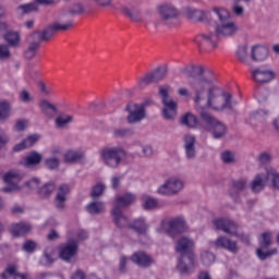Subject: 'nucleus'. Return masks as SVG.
<instances>
[{
	"mask_svg": "<svg viewBox=\"0 0 279 279\" xmlns=\"http://www.w3.org/2000/svg\"><path fill=\"white\" fill-rule=\"evenodd\" d=\"M131 260L138 267H143V269H149V267H151V265L156 264V259H154V257H151L149 254H147L143 251L135 252L131 256Z\"/></svg>",
	"mask_w": 279,
	"mask_h": 279,
	"instance_id": "obj_15",
	"label": "nucleus"
},
{
	"mask_svg": "<svg viewBox=\"0 0 279 279\" xmlns=\"http://www.w3.org/2000/svg\"><path fill=\"white\" fill-rule=\"evenodd\" d=\"M181 125H185L186 128H196L197 126V117L191 112H186L181 117Z\"/></svg>",
	"mask_w": 279,
	"mask_h": 279,
	"instance_id": "obj_34",
	"label": "nucleus"
},
{
	"mask_svg": "<svg viewBox=\"0 0 279 279\" xmlns=\"http://www.w3.org/2000/svg\"><path fill=\"white\" fill-rule=\"evenodd\" d=\"M167 66H159L153 71H150V74L153 75V80L155 81V84H158V82H162L165 77H167Z\"/></svg>",
	"mask_w": 279,
	"mask_h": 279,
	"instance_id": "obj_40",
	"label": "nucleus"
},
{
	"mask_svg": "<svg viewBox=\"0 0 279 279\" xmlns=\"http://www.w3.org/2000/svg\"><path fill=\"white\" fill-rule=\"evenodd\" d=\"M12 53L8 45H0V60H10Z\"/></svg>",
	"mask_w": 279,
	"mask_h": 279,
	"instance_id": "obj_52",
	"label": "nucleus"
},
{
	"mask_svg": "<svg viewBox=\"0 0 279 279\" xmlns=\"http://www.w3.org/2000/svg\"><path fill=\"white\" fill-rule=\"evenodd\" d=\"M192 21H198L199 23L206 21V13L196 9L194 11V17L192 19Z\"/></svg>",
	"mask_w": 279,
	"mask_h": 279,
	"instance_id": "obj_60",
	"label": "nucleus"
},
{
	"mask_svg": "<svg viewBox=\"0 0 279 279\" xmlns=\"http://www.w3.org/2000/svg\"><path fill=\"white\" fill-rule=\"evenodd\" d=\"M27 47L24 50L25 60H34L36 58V53H38V49H40V44L38 43V37H33L28 35L26 37Z\"/></svg>",
	"mask_w": 279,
	"mask_h": 279,
	"instance_id": "obj_19",
	"label": "nucleus"
},
{
	"mask_svg": "<svg viewBox=\"0 0 279 279\" xmlns=\"http://www.w3.org/2000/svg\"><path fill=\"white\" fill-rule=\"evenodd\" d=\"M58 258V247L51 245L46 246L39 259V265H43V267H51V265H53Z\"/></svg>",
	"mask_w": 279,
	"mask_h": 279,
	"instance_id": "obj_17",
	"label": "nucleus"
},
{
	"mask_svg": "<svg viewBox=\"0 0 279 279\" xmlns=\"http://www.w3.org/2000/svg\"><path fill=\"white\" fill-rule=\"evenodd\" d=\"M40 162H43V155L36 150H32L24 157L23 161H21V165L26 167V169H34V167H38Z\"/></svg>",
	"mask_w": 279,
	"mask_h": 279,
	"instance_id": "obj_23",
	"label": "nucleus"
},
{
	"mask_svg": "<svg viewBox=\"0 0 279 279\" xmlns=\"http://www.w3.org/2000/svg\"><path fill=\"white\" fill-rule=\"evenodd\" d=\"M47 239L48 241H58V239H60V233H58L56 229H51L47 234Z\"/></svg>",
	"mask_w": 279,
	"mask_h": 279,
	"instance_id": "obj_64",
	"label": "nucleus"
},
{
	"mask_svg": "<svg viewBox=\"0 0 279 279\" xmlns=\"http://www.w3.org/2000/svg\"><path fill=\"white\" fill-rule=\"evenodd\" d=\"M215 245H236V242H232L230 239L226 236H219L216 240Z\"/></svg>",
	"mask_w": 279,
	"mask_h": 279,
	"instance_id": "obj_59",
	"label": "nucleus"
},
{
	"mask_svg": "<svg viewBox=\"0 0 279 279\" xmlns=\"http://www.w3.org/2000/svg\"><path fill=\"white\" fill-rule=\"evenodd\" d=\"M215 253L209 252V251H203L201 253V260L205 267H210L213 263H215Z\"/></svg>",
	"mask_w": 279,
	"mask_h": 279,
	"instance_id": "obj_45",
	"label": "nucleus"
},
{
	"mask_svg": "<svg viewBox=\"0 0 279 279\" xmlns=\"http://www.w3.org/2000/svg\"><path fill=\"white\" fill-rule=\"evenodd\" d=\"M14 277V279H27L26 275H21L16 272V266L14 265H9L5 270L1 274L2 279H9Z\"/></svg>",
	"mask_w": 279,
	"mask_h": 279,
	"instance_id": "obj_32",
	"label": "nucleus"
},
{
	"mask_svg": "<svg viewBox=\"0 0 279 279\" xmlns=\"http://www.w3.org/2000/svg\"><path fill=\"white\" fill-rule=\"evenodd\" d=\"M159 95H161V109L162 118L166 121H173L178 117V102L169 98V90L165 87H159Z\"/></svg>",
	"mask_w": 279,
	"mask_h": 279,
	"instance_id": "obj_9",
	"label": "nucleus"
},
{
	"mask_svg": "<svg viewBox=\"0 0 279 279\" xmlns=\"http://www.w3.org/2000/svg\"><path fill=\"white\" fill-rule=\"evenodd\" d=\"M157 10L162 23L171 27V21L178 19V10L170 4H160Z\"/></svg>",
	"mask_w": 279,
	"mask_h": 279,
	"instance_id": "obj_13",
	"label": "nucleus"
},
{
	"mask_svg": "<svg viewBox=\"0 0 279 279\" xmlns=\"http://www.w3.org/2000/svg\"><path fill=\"white\" fill-rule=\"evenodd\" d=\"M119 271H121V274H125V271H128V257H120Z\"/></svg>",
	"mask_w": 279,
	"mask_h": 279,
	"instance_id": "obj_62",
	"label": "nucleus"
},
{
	"mask_svg": "<svg viewBox=\"0 0 279 279\" xmlns=\"http://www.w3.org/2000/svg\"><path fill=\"white\" fill-rule=\"evenodd\" d=\"M199 117L205 123V130L211 133L213 138L219 141L225 138L228 134V126L223 122L219 121L217 118L210 116L206 110L202 109L199 111Z\"/></svg>",
	"mask_w": 279,
	"mask_h": 279,
	"instance_id": "obj_5",
	"label": "nucleus"
},
{
	"mask_svg": "<svg viewBox=\"0 0 279 279\" xmlns=\"http://www.w3.org/2000/svg\"><path fill=\"white\" fill-rule=\"evenodd\" d=\"M111 215L113 217V223L117 228H129L130 222H128V217L123 215L121 209H112Z\"/></svg>",
	"mask_w": 279,
	"mask_h": 279,
	"instance_id": "obj_28",
	"label": "nucleus"
},
{
	"mask_svg": "<svg viewBox=\"0 0 279 279\" xmlns=\"http://www.w3.org/2000/svg\"><path fill=\"white\" fill-rule=\"evenodd\" d=\"M53 191H56V185L53 183H46L38 190V195L43 199H46L51 195V193H53Z\"/></svg>",
	"mask_w": 279,
	"mask_h": 279,
	"instance_id": "obj_43",
	"label": "nucleus"
},
{
	"mask_svg": "<svg viewBox=\"0 0 279 279\" xmlns=\"http://www.w3.org/2000/svg\"><path fill=\"white\" fill-rule=\"evenodd\" d=\"M267 56H269V51L265 46H254L252 48L251 58L254 62H263V60H267Z\"/></svg>",
	"mask_w": 279,
	"mask_h": 279,
	"instance_id": "obj_27",
	"label": "nucleus"
},
{
	"mask_svg": "<svg viewBox=\"0 0 279 279\" xmlns=\"http://www.w3.org/2000/svg\"><path fill=\"white\" fill-rule=\"evenodd\" d=\"M181 73L186 75L191 81H189V86L194 93V102L199 106L206 90L213 86V81L204 75V68L202 65L190 64L181 69Z\"/></svg>",
	"mask_w": 279,
	"mask_h": 279,
	"instance_id": "obj_2",
	"label": "nucleus"
},
{
	"mask_svg": "<svg viewBox=\"0 0 279 279\" xmlns=\"http://www.w3.org/2000/svg\"><path fill=\"white\" fill-rule=\"evenodd\" d=\"M71 193V189L68 184L59 185L56 198H54V206L58 210H64L66 206V195Z\"/></svg>",
	"mask_w": 279,
	"mask_h": 279,
	"instance_id": "obj_21",
	"label": "nucleus"
},
{
	"mask_svg": "<svg viewBox=\"0 0 279 279\" xmlns=\"http://www.w3.org/2000/svg\"><path fill=\"white\" fill-rule=\"evenodd\" d=\"M114 138H130L134 136V130L130 128H118L113 130Z\"/></svg>",
	"mask_w": 279,
	"mask_h": 279,
	"instance_id": "obj_39",
	"label": "nucleus"
},
{
	"mask_svg": "<svg viewBox=\"0 0 279 279\" xmlns=\"http://www.w3.org/2000/svg\"><path fill=\"white\" fill-rule=\"evenodd\" d=\"M136 199L133 194L126 193L124 195H120L116 197V202L113 204V209L123 210L126 206H130Z\"/></svg>",
	"mask_w": 279,
	"mask_h": 279,
	"instance_id": "obj_26",
	"label": "nucleus"
},
{
	"mask_svg": "<svg viewBox=\"0 0 279 279\" xmlns=\"http://www.w3.org/2000/svg\"><path fill=\"white\" fill-rule=\"evenodd\" d=\"M128 156L122 147H105L100 150V158L107 167L117 169Z\"/></svg>",
	"mask_w": 279,
	"mask_h": 279,
	"instance_id": "obj_6",
	"label": "nucleus"
},
{
	"mask_svg": "<svg viewBox=\"0 0 279 279\" xmlns=\"http://www.w3.org/2000/svg\"><path fill=\"white\" fill-rule=\"evenodd\" d=\"M247 189V180L239 179L232 181L231 190L229 191L230 197L234 199L235 204H241V198L239 197V193H243Z\"/></svg>",
	"mask_w": 279,
	"mask_h": 279,
	"instance_id": "obj_20",
	"label": "nucleus"
},
{
	"mask_svg": "<svg viewBox=\"0 0 279 279\" xmlns=\"http://www.w3.org/2000/svg\"><path fill=\"white\" fill-rule=\"evenodd\" d=\"M265 189V179L263 174H257L251 183V191L253 193H260Z\"/></svg>",
	"mask_w": 279,
	"mask_h": 279,
	"instance_id": "obj_35",
	"label": "nucleus"
},
{
	"mask_svg": "<svg viewBox=\"0 0 279 279\" xmlns=\"http://www.w3.org/2000/svg\"><path fill=\"white\" fill-rule=\"evenodd\" d=\"M69 123H73V116L63 114L58 116L54 120V125L58 130H62L69 125Z\"/></svg>",
	"mask_w": 279,
	"mask_h": 279,
	"instance_id": "obj_38",
	"label": "nucleus"
},
{
	"mask_svg": "<svg viewBox=\"0 0 279 279\" xmlns=\"http://www.w3.org/2000/svg\"><path fill=\"white\" fill-rule=\"evenodd\" d=\"M147 102L135 104L129 102L125 107V112H128L126 121L130 125H136V123H141L143 119L147 117Z\"/></svg>",
	"mask_w": 279,
	"mask_h": 279,
	"instance_id": "obj_11",
	"label": "nucleus"
},
{
	"mask_svg": "<svg viewBox=\"0 0 279 279\" xmlns=\"http://www.w3.org/2000/svg\"><path fill=\"white\" fill-rule=\"evenodd\" d=\"M266 180H270L271 189L279 191V173L276 170H267Z\"/></svg>",
	"mask_w": 279,
	"mask_h": 279,
	"instance_id": "obj_41",
	"label": "nucleus"
},
{
	"mask_svg": "<svg viewBox=\"0 0 279 279\" xmlns=\"http://www.w3.org/2000/svg\"><path fill=\"white\" fill-rule=\"evenodd\" d=\"M84 12H86V10L81 3H74L68 9V14H70L71 16H80V14H84Z\"/></svg>",
	"mask_w": 279,
	"mask_h": 279,
	"instance_id": "obj_48",
	"label": "nucleus"
},
{
	"mask_svg": "<svg viewBox=\"0 0 279 279\" xmlns=\"http://www.w3.org/2000/svg\"><path fill=\"white\" fill-rule=\"evenodd\" d=\"M46 167L51 171L58 169V167H60V159L56 157L46 159Z\"/></svg>",
	"mask_w": 279,
	"mask_h": 279,
	"instance_id": "obj_53",
	"label": "nucleus"
},
{
	"mask_svg": "<svg viewBox=\"0 0 279 279\" xmlns=\"http://www.w3.org/2000/svg\"><path fill=\"white\" fill-rule=\"evenodd\" d=\"M129 230L136 232V234H147L149 225H147L145 218H137L129 223Z\"/></svg>",
	"mask_w": 279,
	"mask_h": 279,
	"instance_id": "obj_25",
	"label": "nucleus"
},
{
	"mask_svg": "<svg viewBox=\"0 0 279 279\" xmlns=\"http://www.w3.org/2000/svg\"><path fill=\"white\" fill-rule=\"evenodd\" d=\"M252 77L254 82H258L259 84H269V82L276 80V72L274 70L256 68L252 71Z\"/></svg>",
	"mask_w": 279,
	"mask_h": 279,
	"instance_id": "obj_16",
	"label": "nucleus"
},
{
	"mask_svg": "<svg viewBox=\"0 0 279 279\" xmlns=\"http://www.w3.org/2000/svg\"><path fill=\"white\" fill-rule=\"evenodd\" d=\"M258 161L260 165H267V162L271 161V155L269 153H262L258 156Z\"/></svg>",
	"mask_w": 279,
	"mask_h": 279,
	"instance_id": "obj_61",
	"label": "nucleus"
},
{
	"mask_svg": "<svg viewBox=\"0 0 279 279\" xmlns=\"http://www.w3.org/2000/svg\"><path fill=\"white\" fill-rule=\"evenodd\" d=\"M142 206L144 210H156L157 208H160L158 199L147 195L142 197Z\"/></svg>",
	"mask_w": 279,
	"mask_h": 279,
	"instance_id": "obj_33",
	"label": "nucleus"
},
{
	"mask_svg": "<svg viewBox=\"0 0 279 279\" xmlns=\"http://www.w3.org/2000/svg\"><path fill=\"white\" fill-rule=\"evenodd\" d=\"M122 12H124V14L131 19V21H134V23H141L142 19H141V11L138 9H128V8H123Z\"/></svg>",
	"mask_w": 279,
	"mask_h": 279,
	"instance_id": "obj_44",
	"label": "nucleus"
},
{
	"mask_svg": "<svg viewBox=\"0 0 279 279\" xmlns=\"http://www.w3.org/2000/svg\"><path fill=\"white\" fill-rule=\"evenodd\" d=\"M236 58L240 62H245L247 60V48L245 46L238 48Z\"/></svg>",
	"mask_w": 279,
	"mask_h": 279,
	"instance_id": "obj_55",
	"label": "nucleus"
},
{
	"mask_svg": "<svg viewBox=\"0 0 279 279\" xmlns=\"http://www.w3.org/2000/svg\"><path fill=\"white\" fill-rule=\"evenodd\" d=\"M196 142L197 141L192 134L183 136V149L187 160H195V158H197V149L195 148Z\"/></svg>",
	"mask_w": 279,
	"mask_h": 279,
	"instance_id": "obj_18",
	"label": "nucleus"
},
{
	"mask_svg": "<svg viewBox=\"0 0 279 279\" xmlns=\"http://www.w3.org/2000/svg\"><path fill=\"white\" fill-rule=\"evenodd\" d=\"M39 108L43 114H45V117H48V119H53V113H58V107L49 102V100L47 99H44L39 102Z\"/></svg>",
	"mask_w": 279,
	"mask_h": 279,
	"instance_id": "obj_30",
	"label": "nucleus"
},
{
	"mask_svg": "<svg viewBox=\"0 0 279 279\" xmlns=\"http://www.w3.org/2000/svg\"><path fill=\"white\" fill-rule=\"evenodd\" d=\"M8 16V10L5 7L0 5V33L1 32H8V23L3 21Z\"/></svg>",
	"mask_w": 279,
	"mask_h": 279,
	"instance_id": "obj_49",
	"label": "nucleus"
},
{
	"mask_svg": "<svg viewBox=\"0 0 279 279\" xmlns=\"http://www.w3.org/2000/svg\"><path fill=\"white\" fill-rule=\"evenodd\" d=\"M20 10H23L24 14H29V12H36L38 10V4L36 2L22 4Z\"/></svg>",
	"mask_w": 279,
	"mask_h": 279,
	"instance_id": "obj_54",
	"label": "nucleus"
},
{
	"mask_svg": "<svg viewBox=\"0 0 279 279\" xmlns=\"http://www.w3.org/2000/svg\"><path fill=\"white\" fill-rule=\"evenodd\" d=\"M69 29H73V21H69L65 24H60L59 22H56L44 28L43 32H33L31 36L33 38H37V41L40 45L41 43H47L50 38H53L56 32H69Z\"/></svg>",
	"mask_w": 279,
	"mask_h": 279,
	"instance_id": "obj_7",
	"label": "nucleus"
},
{
	"mask_svg": "<svg viewBox=\"0 0 279 279\" xmlns=\"http://www.w3.org/2000/svg\"><path fill=\"white\" fill-rule=\"evenodd\" d=\"M221 97L225 101L219 98V87L213 85L207 90V108L213 110H233L232 106V94L222 92Z\"/></svg>",
	"mask_w": 279,
	"mask_h": 279,
	"instance_id": "obj_4",
	"label": "nucleus"
},
{
	"mask_svg": "<svg viewBox=\"0 0 279 279\" xmlns=\"http://www.w3.org/2000/svg\"><path fill=\"white\" fill-rule=\"evenodd\" d=\"M10 119V102L2 100L0 101V121Z\"/></svg>",
	"mask_w": 279,
	"mask_h": 279,
	"instance_id": "obj_47",
	"label": "nucleus"
},
{
	"mask_svg": "<svg viewBox=\"0 0 279 279\" xmlns=\"http://www.w3.org/2000/svg\"><path fill=\"white\" fill-rule=\"evenodd\" d=\"M4 40L8 43L9 47H19V43H21V37L16 32L8 31L4 34Z\"/></svg>",
	"mask_w": 279,
	"mask_h": 279,
	"instance_id": "obj_37",
	"label": "nucleus"
},
{
	"mask_svg": "<svg viewBox=\"0 0 279 279\" xmlns=\"http://www.w3.org/2000/svg\"><path fill=\"white\" fill-rule=\"evenodd\" d=\"M275 254H278V248H270L269 245H262L256 248V256L259 260H267V258H271Z\"/></svg>",
	"mask_w": 279,
	"mask_h": 279,
	"instance_id": "obj_29",
	"label": "nucleus"
},
{
	"mask_svg": "<svg viewBox=\"0 0 279 279\" xmlns=\"http://www.w3.org/2000/svg\"><path fill=\"white\" fill-rule=\"evenodd\" d=\"M177 245H195V241L191 236L183 235L177 241Z\"/></svg>",
	"mask_w": 279,
	"mask_h": 279,
	"instance_id": "obj_58",
	"label": "nucleus"
},
{
	"mask_svg": "<svg viewBox=\"0 0 279 279\" xmlns=\"http://www.w3.org/2000/svg\"><path fill=\"white\" fill-rule=\"evenodd\" d=\"M80 250L78 245H65L58 248V255L61 260L64 263H71Z\"/></svg>",
	"mask_w": 279,
	"mask_h": 279,
	"instance_id": "obj_22",
	"label": "nucleus"
},
{
	"mask_svg": "<svg viewBox=\"0 0 279 279\" xmlns=\"http://www.w3.org/2000/svg\"><path fill=\"white\" fill-rule=\"evenodd\" d=\"M214 12L218 16L215 25V32H205L196 36L195 43L204 51L206 47L217 49L221 38H234L239 34V24L232 21L230 12L223 8H214Z\"/></svg>",
	"mask_w": 279,
	"mask_h": 279,
	"instance_id": "obj_1",
	"label": "nucleus"
},
{
	"mask_svg": "<svg viewBox=\"0 0 279 279\" xmlns=\"http://www.w3.org/2000/svg\"><path fill=\"white\" fill-rule=\"evenodd\" d=\"M175 252L179 255L177 271L181 276H191L197 267V262L195 260V252L191 245H178Z\"/></svg>",
	"mask_w": 279,
	"mask_h": 279,
	"instance_id": "obj_3",
	"label": "nucleus"
},
{
	"mask_svg": "<svg viewBox=\"0 0 279 279\" xmlns=\"http://www.w3.org/2000/svg\"><path fill=\"white\" fill-rule=\"evenodd\" d=\"M25 178V173L21 172V170H10L2 175L3 182L7 186L2 187V193H16V191H22V186L19 185Z\"/></svg>",
	"mask_w": 279,
	"mask_h": 279,
	"instance_id": "obj_10",
	"label": "nucleus"
},
{
	"mask_svg": "<svg viewBox=\"0 0 279 279\" xmlns=\"http://www.w3.org/2000/svg\"><path fill=\"white\" fill-rule=\"evenodd\" d=\"M9 232L14 239H19V236H25V234L32 232V227L25 222H17L10 227Z\"/></svg>",
	"mask_w": 279,
	"mask_h": 279,
	"instance_id": "obj_24",
	"label": "nucleus"
},
{
	"mask_svg": "<svg viewBox=\"0 0 279 279\" xmlns=\"http://www.w3.org/2000/svg\"><path fill=\"white\" fill-rule=\"evenodd\" d=\"M161 228L170 239H175V236L184 234L187 230L186 220L180 216L170 218L169 220H162Z\"/></svg>",
	"mask_w": 279,
	"mask_h": 279,
	"instance_id": "obj_8",
	"label": "nucleus"
},
{
	"mask_svg": "<svg viewBox=\"0 0 279 279\" xmlns=\"http://www.w3.org/2000/svg\"><path fill=\"white\" fill-rule=\"evenodd\" d=\"M221 160L225 165H234V162H236V159H234V153L230 150L221 153Z\"/></svg>",
	"mask_w": 279,
	"mask_h": 279,
	"instance_id": "obj_50",
	"label": "nucleus"
},
{
	"mask_svg": "<svg viewBox=\"0 0 279 279\" xmlns=\"http://www.w3.org/2000/svg\"><path fill=\"white\" fill-rule=\"evenodd\" d=\"M184 189V181L175 177L168 179L157 190L159 195H178Z\"/></svg>",
	"mask_w": 279,
	"mask_h": 279,
	"instance_id": "obj_12",
	"label": "nucleus"
},
{
	"mask_svg": "<svg viewBox=\"0 0 279 279\" xmlns=\"http://www.w3.org/2000/svg\"><path fill=\"white\" fill-rule=\"evenodd\" d=\"M271 232H264L260 234L259 243L262 245H271Z\"/></svg>",
	"mask_w": 279,
	"mask_h": 279,
	"instance_id": "obj_56",
	"label": "nucleus"
},
{
	"mask_svg": "<svg viewBox=\"0 0 279 279\" xmlns=\"http://www.w3.org/2000/svg\"><path fill=\"white\" fill-rule=\"evenodd\" d=\"M24 186L28 189V191H36L40 186V179L32 178L28 181L24 182Z\"/></svg>",
	"mask_w": 279,
	"mask_h": 279,
	"instance_id": "obj_51",
	"label": "nucleus"
},
{
	"mask_svg": "<svg viewBox=\"0 0 279 279\" xmlns=\"http://www.w3.org/2000/svg\"><path fill=\"white\" fill-rule=\"evenodd\" d=\"M86 210L89 215H99L104 210V203L92 202L86 206Z\"/></svg>",
	"mask_w": 279,
	"mask_h": 279,
	"instance_id": "obj_46",
	"label": "nucleus"
},
{
	"mask_svg": "<svg viewBox=\"0 0 279 279\" xmlns=\"http://www.w3.org/2000/svg\"><path fill=\"white\" fill-rule=\"evenodd\" d=\"M106 193V184L104 183H96L92 186L90 197L92 199H99Z\"/></svg>",
	"mask_w": 279,
	"mask_h": 279,
	"instance_id": "obj_42",
	"label": "nucleus"
},
{
	"mask_svg": "<svg viewBox=\"0 0 279 279\" xmlns=\"http://www.w3.org/2000/svg\"><path fill=\"white\" fill-rule=\"evenodd\" d=\"M213 223L216 230H222V232H226L227 234L236 235V228H239L236 222L228 218H216L213 220Z\"/></svg>",
	"mask_w": 279,
	"mask_h": 279,
	"instance_id": "obj_14",
	"label": "nucleus"
},
{
	"mask_svg": "<svg viewBox=\"0 0 279 279\" xmlns=\"http://www.w3.org/2000/svg\"><path fill=\"white\" fill-rule=\"evenodd\" d=\"M20 99L21 101H23L24 104H29V101H32V96L29 95V92H27L26 89H23L20 93Z\"/></svg>",
	"mask_w": 279,
	"mask_h": 279,
	"instance_id": "obj_63",
	"label": "nucleus"
},
{
	"mask_svg": "<svg viewBox=\"0 0 279 279\" xmlns=\"http://www.w3.org/2000/svg\"><path fill=\"white\" fill-rule=\"evenodd\" d=\"M150 84H156V81H154L151 72H148L138 78L137 88L143 90V88H147V86H150Z\"/></svg>",
	"mask_w": 279,
	"mask_h": 279,
	"instance_id": "obj_36",
	"label": "nucleus"
},
{
	"mask_svg": "<svg viewBox=\"0 0 279 279\" xmlns=\"http://www.w3.org/2000/svg\"><path fill=\"white\" fill-rule=\"evenodd\" d=\"M64 162L66 165H76L80 160H84V153L77 150H68L63 155Z\"/></svg>",
	"mask_w": 279,
	"mask_h": 279,
	"instance_id": "obj_31",
	"label": "nucleus"
},
{
	"mask_svg": "<svg viewBox=\"0 0 279 279\" xmlns=\"http://www.w3.org/2000/svg\"><path fill=\"white\" fill-rule=\"evenodd\" d=\"M26 142L27 147H34L35 144L40 141V135L38 134H33L27 136V138L24 140Z\"/></svg>",
	"mask_w": 279,
	"mask_h": 279,
	"instance_id": "obj_57",
	"label": "nucleus"
}]
</instances>
